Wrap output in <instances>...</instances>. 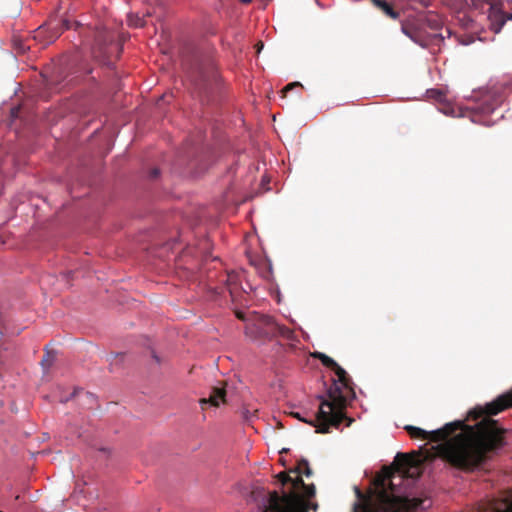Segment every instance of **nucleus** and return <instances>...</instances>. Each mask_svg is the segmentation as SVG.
<instances>
[{"mask_svg": "<svg viewBox=\"0 0 512 512\" xmlns=\"http://www.w3.org/2000/svg\"><path fill=\"white\" fill-rule=\"evenodd\" d=\"M443 3L455 12H463L469 7V0H443Z\"/></svg>", "mask_w": 512, "mask_h": 512, "instance_id": "15", "label": "nucleus"}, {"mask_svg": "<svg viewBox=\"0 0 512 512\" xmlns=\"http://www.w3.org/2000/svg\"><path fill=\"white\" fill-rule=\"evenodd\" d=\"M424 21L432 30H441L443 27V22L437 14L430 13L426 15Z\"/></svg>", "mask_w": 512, "mask_h": 512, "instance_id": "16", "label": "nucleus"}, {"mask_svg": "<svg viewBox=\"0 0 512 512\" xmlns=\"http://www.w3.org/2000/svg\"><path fill=\"white\" fill-rule=\"evenodd\" d=\"M153 357H154V359L156 360V362H158V363L160 362V360H159V358H158V356H157V355L153 354Z\"/></svg>", "mask_w": 512, "mask_h": 512, "instance_id": "34", "label": "nucleus"}, {"mask_svg": "<svg viewBox=\"0 0 512 512\" xmlns=\"http://www.w3.org/2000/svg\"><path fill=\"white\" fill-rule=\"evenodd\" d=\"M315 357L320 360L322 365H324L325 367H327L331 370H333L338 365V363L333 358L329 357L328 355H326L324 353L318 352L315 354Z\"/></svg>", "mask_w": 512, "mask_h": 512, "instance_id": "19", "label": "nucleus"}, {"mask_svg": "<svg viewBox=\"0 0 512 512\" xmlns=\"http://www.w3.org/2000/svg\"><path fill=\"white\" fill-rule=\"evenodd\" d=\"M494 512H512V499L500 501L493 507Z\"/></svg>", "mask_w": 512, "mask_h": 512, "instance_id": "23", "label": "nucleus"}, {"mask_svg": "<svg viewBox=\"0 0 512 512\" xmlns=\"http://www.w3.org/2000/svg\"><path fill=\"white\" fill-rule=\"evenodd\" d=\"M289 472L296 473L299 477H301L302 474H304L306 477L313 475V471L309 466L308 460L306 459L299 460L297 466L294 469L289 470Z\"/></svg>", "mask_w": 512, "mask_h": 512, "instance_id": "13", "label": "nucleus"}, {"mask_svg": "<svg viewBox=\"0 0 512 512\" xmlns=\"http://www.w3.org/2000/svg\"><path fill=\"white\" fill-rule=\"evenodd\" d=\"M277 479L283 484L291 483L292 490L280 495L277 491L269 494L268 506L264 512H308V506L300 496V490L306 497L315 496L316 488L313 483L305 484L302 477L291 478L289 473L282 471Z\"/></svg>", "mask_w": 512, "mask_h": 512, "instance_id": "4", "label": "nucleus"}, {"mask_svg": "<svg viewBox=\"0 0 512 512\" xmlns=\"http://www.w3.org/2000/svg\"><path fill=\"white\" fill-rule=\"evenodd\" d=\"M41 28H42V26H38V30L41 29ZM33 32H37V29L34 30Z\"/></svg>", "mask_w": 512, "mask_h": 512, "instance_id": "35", "label": "nucleus"}, {"mask_svg": "<svg viewBox=\"0 0 512 512\" xmlns=\"http://www.w3.org/2000/svg\"><path fill=\"white\" fill-rule=\"evenodd\" d=\"M475 34H448V37L454 36L456 41L462 45H469L475 41Z\"/></svg>", "mask_w": 512, "mask_h": 512, "instance_id": "21", "label": "nucleus"}, {"mask_svg": "<svg viewBox=\"0 0 512 512\" xmlns=\"http://www.w3.org/2000/svg\"><path fill=\"white\" fill-rule=\"evenodd\" d=\"M48 23L53 31L77 30L80 27L79 22L68 18H58L56 15L51 16Z\"/></svg>", "mask_w": 512, "mask_h": 512, "instance_id": "9", "label": "nucleus"}, {"mask_svg": "<svg viewBox=\"0 0 512 512\" xmlns=\"http://www.w3.org/2000/svg\"><path fill=\"white\" fill-rule=\"evenodd\" d=\"M128 27L131 29H141L147 27V19L139 17L137 14H129L127 16Z\"/></svg>", "mask_w": 512, "mask_h": 512, "instance_id": "14", "label": "nucleus"}, {"mask_svg": "<svg viewBox=\"0 0 512 512\" xmlns=\"http://www.w3.org/2000/svg\"><path fill=\"white\" fill-rule=\"evenodd\" d=\"M337 380L327 390L328 399L319 397L321 404L318 410V420L322 421L319 429L322 434L328 433L331 426L339 428L344 420H348L347 426L352 422L345 414L347 401L355 397L353 382L347 372L338 364L333 370Z\"/></svg>", "mask_w": 512, "mask_h": 512, "instance_id": "3", "label": "nucleus"}, {"mask_svg": "<svg viewBox=\"0 0 512 512\" xmlns=\"http://www.w3.org/2000/svg\"><path fill=\"white\" fill-rule=\"evenodd\" d=\"M490 5L488 20L490 29L499 32L507 20H512V0H486Z\"/></svg>", "mask_w": 512, "mask_h": 512, "instance_id": "7", "label": "nucleus"}, {"mask_svg": "<svg viewBox=\"0 0 512 512\" xmlns=\"http://www.w3.org/2000/svg\"><path fill=\"white\" fill-rule=\"evenodd\" d=\"M295 87H302V85L299 83V82H292L288 85H286L283 89H282V93L283 95L285 96L286 93L290 90H292L293 88Z\"/></svg>", "mask_w": 512, "mask_h": 512, "instance_id": "27", "label": "nucleus"}, {"mask_svg": "<svg viewBox=\"0 0 512 512\" xmlns=\"http://www.w3.org/2000/svg\"><path fill=\"white\" fill-rule=\"evenodd\" d=\"M226 390L223 387H213L209 398L200 399L199 403L202 409H205L206 405L218 407L221 402H225Z\"/></svg>", "mask_w": 512, "mask_h": 512, "instance_id": "10", "label": "nucleus"}, {"mask_svg": "<svg viewBox=\"0 0 512 512\" xmlns=\"http://www.w3.org/2000/svg\"><path fill=\"white\" fill-rule=\"evenodd\" d=\"M300 496L304 499L305 503L307 504V506H308V510H309L310 508H311V509H313V510H316V509L318 508V504H317V503H315V502H314V503L309 502V500H310L311 498H313L314 496H311V497H306V496H304V494H303V490H300Z\"/></svg>", "mask_w": 512, "mask_h": 512, "instance_id": "24", "label": "nucleus"}, {"mask_svg": "<svg viewBox=\"0 0 512 512\" xmlns=\"http://www.w3.org/2000/svg\"><path fill=\"white\" fill-rule=\"evenodd\" d=\"M19 110H20L19 107L12 109V115L15 116V117H18Z\"/></svg>", "mask_w": 512, "mask_h": 512, "instance_id": "33", "label": "nucleus"}, {"mask_svg": "<svg viewBox=\"0 0 512 512\" xmlns=\"http://www.w3.org/2000/svg\"><path fill=\"white\" fill-rule=\"evenodd\" d=\"M159 173H160L159 169L158 168H154V169L151 170L150 177L155 179V178L158 177Z\"/></svg>", "mask_w": 512, "mask_h": 512, "instance_id": "31", "label": "nucleus"}, {"mask_svg": "<svg viewBox=\"0 0 512 512\" xmlns=\"http://www.w3.org/2000/svg\"><path fill=\"white\" fill-rule=\"evenodd\" d=\"M291 416L305 422V423H308L309 425L313 426V427H316V432L317 433H321L319 431L321 425H322V421H319L318 420V413L316 414V418L315 419H311V420H307V419H304L300 416V414L298 412H291L290 413Z\"/></svg>", "mask_w": 512, "mask_h": 512, "instance_id": "22", "label": "nucleus"}, {"mask_svg": "<svg viewBox=\"0 0 512 512\" xmlns=\"http://www.w3.org/2000/svg\"><path fill=\"white\" fill-rule=\"evenodd\" d=\"M123 353H117V354H111L110 357L107 359V361L110 362V365H114V363L119 359L122 361L124 359Z\"/></svg>", "mask_w": 512, "mask_h": 512, "instance_id": "26", "label": "nucleus"}, {"mask_svg": "<svg viewBox=\"0 0 512 512\" xmlns=\"http://www.w3.org/2000/svg\"><path fill=\"white\" fill-rule=\"evenodd\" d=\"M236 316L238 319L246 321V324L248 323V320L250 319V318H246L244 313L241 311L236 312Z\"/></svg>", "mask_w": 512, "mask_h": 512, "instance_id": "29", "label": "nucleus"}, {"mask_svg": "<svg viewBox=\"0 0 512 512\" xmlns=\"http://www.w3.org/2000/svg\"><path fill=\"white\" fill-rule=\"evenodd\" d=\"M0 512H3V511H0Z\"/></svg>", "mask_w": 512, "mask_h": 512, "instance_id": "36", "label": "nucleus"}, {"mask_svg": "<svg viewBox=\"0 0 512 512\" xmlns=\"http://www.w3.org/2000/svg\"><path fill=\"white\" fill-rule=\"evenodd\" d=\"M512 407V389L499 395L484 407L470 410L467 420H478L475 425L464 421L447 423L442 428L428 432V440L438 443L433 447L436 454L453 467L473 471L480 467L492 452L504 445L506 430L491 418Z\"/></svg>", "mask_w": 512, "mask_h": 512, "instance_id": "1", "label": "nucleus"}, {"mask_svg": "<svg viewBox=\"0 0 512 512\" xmlns=\"http://www.w3.org/2000/svg\"><path fill=\"white\" fill-rule=\"evenodd\" d=\"M422 464L423 460L416 452L398 453L392 466L383 468L366 493L355 487L357 502L353 512H416L417 509L424 508L425 500L403 496L398 485L394 483L396 472L400 481L403 478H419Z\"/></svg>", "mask_w": 512, "mask_h": 512, "instance_id": "2", "label": "nucleus"}, {"mask_svg": "<svg viewBox=\"0 0 512 512\" xmlns=\"http://www.w3.org/2000/svg\"><path fill=\"white\" fill-rule=\"evenodd\" d=\"M55 360L56 353L54 351L45 349V354L41 360V366L43 367L44 370L47 371L53 365Z\"/></svg>", "mask_w": 512, "mask_h": 512, "instance_id": "18", "label": "nucleus"}, {"mask_svg": "<svg viewBox=\"0 0 512 512\" xmlns=\"http://www.w3.org/2000/svg\"><path fill=\"white\" fill-rule=\"evenodd\" d=\"M413 3H418L423 7H427L432 3V0H410Z\"/></svg>", "mask_w": 512, "mask_h": 512, "instance_id": "28", "label": "nucleus"}, {"mask_svg": "<svg viewBox=\"0 0 512 512\" xmlns=\"http://www.w3.org/2000/svg\"><path fill=\"white\" fill-rule=\"evenodd\" d=\"M373 4L379 8L385 15L389 16L392 19H396L398 17V12H396L392 5L388 3L386 0H371Z\"/></svg>", "mask_w": 512, "mask_h": 512, "instance_id": "12", "label": "nucleus"}, {"mask_svg": "<svg viewBox=\"0 0 512 512\" xmlns=\"http://www.w3.org/2000/svg\"><path fill=\"white\" fill-rule=\"evenodd\" d=\"M263 47H264V44H263V42H262V41L257 42V43L255 44L256 52H257V53H260V52H261V50L263 49Z\"/></svg>", "mask_w": 512, "mask_h": 512, "instance_id": "32", "label": "nucleus"}, {"mask_svg": "<svg viewBox=\"0 0 512 512\" xmlns=\"http://www.w3.org/2000/svg\"><path fill=\"white\" fill-rule=\"evenodd\" d=\"M229 0H219L221 6H224ZM242 4H249L252 0H239Z\"/></svg>", "mask_w": 512, "mask_h": 512, "instance_id": "30", "label": "nucleus"}, {"mask_svg": "<svg viewBox=\"0 0 512 512\" xmlns=\"http://www.w3.org/2000/svg\"><path fill=\"white\" fill-rule=\"evenodd\" d=\"M190 78L199 89L205 91L218 85L219 81L215 65L209 58L196 59Z\"/></svg>", "mask_w": 512, "mask_h": 512, "instance_id": "6", "label": "nucleus"}, {"mask_svg": "<svg viewBox=\"0 0 512 512\" xmlns=\"http://www.w3.org/2000/svg\"><path fill=\"white\" fill-rule=\"evenodd\" d=\"M412 41L423 48H428L435 52L434 46H439L444 41L442 34H407Z\"/></svg>", "mask_w": 512, "mask_h": 512, "instance_id": "8", "label": "nucleus"}, {"mask_svg": "<svg viewBox=\"0 0 512 512\" xmlns=\"http://www.w3.org/2000/svg\"><path fill=\"white\" fill-rule=\"evenodd\" d=\"M32 40H37V36H34ZM30 41L31 38L23 37V34H13L11 38L12 46L18 53H25L27 50H29Z\"/></svg>", "mask_w": 512, "mask_h": 512, "instance_id": "11", "label": "nucleus"}, {"mask_svg": "<svg viewBox=\"0 0 512 512\" xmlns=\"http://www.w3.org/2000/svg\"><path fill=\"white\" fill-rule=\"evenodd\" d=\"M405 430L407 431L411 438L427 439L429 436L428 431L412 425L405 426Z\"/></svg>", "mask_w": 512, "mask_h": 512, "instance_id": "17", "label": "nucleus"}, {"mask_svg": "<svg viewBox=\"0 0 512 512\" xmlns=\"http://www.w3.org/2000/svg\"><path fill=\"white\" fill-rule=\"evenodd\" d=\"M245 334L253 341L266 342L276 337H282L286 340L294 338L292 329L280 325L274 318L268 315L255 314L248 320L245 326Z\"/></svg>", "mask_w": 512, "mask_h": 512, "instance_id": "5", "label": "nucleus"}, {"mask_svg": "<svg viewBox=\"0 0 512 512\" xmlns=\"http://www.w3.org/2000/svg\"><path fill=\"white\" fill-rule=\"evenodd\" d=\"M426 95L429 99L436 100L440 103L446 100V93L440 89H428Z\"/></svg>", "mask_w": 512, "mask_h": 512, "instance_id": "20", "label": "nucleus"}, {"mask_svg": "<svg viewBox=\"0 0 512 512\" xmlns=\"http://www.w3.org/2000/svg\"><path fill=\"white\" fill-rule=\"evenodd\" d=\"M112 46L111 47H107L105 49H100L99 52H97L95 49H93V55L94 57H101V56H106V55H109L111 53V50H112Z\"/></svg>", "mask_w": 512, "mask_h": 512, "instance_id": "25", "label": "nucleus"}]
</instances>
